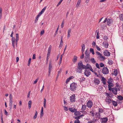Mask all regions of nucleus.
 Listing matches in <instances>:
<instances>
[{
    "instance_id": "obj_17",
    "label": "nucleus",
    "mask_w": 123,
    "mask_h": 123,
    "mask_svg": "<svg viewBox=\"0 0 123 123\" xmlns=\"http://www.w3.org/2000/svg\"><path fill=\"white\" fill-rule=\"evenodd\" d=\"M102 44L106 48H107L108 47L109 44L107 42H106V43H105V42H104Z\"/></svg>"
},
{
    "instance_id": "obj_2",
    "label": "nucleus",
    "mask_w": 123,
    "mask_h": 123,
    "mask_svg": "<svg viewBox=\"0 0 123 123\" xmlns=\"http://www.w3.org/2000/svg\"><path fill=\"white\" fill-rule=\"evenodd\" d=\"M83 63L82 61H80V62L78 63V66L77 69H79V70L77 71V72L79 73H81L82 70V66Z\"/></svg>"
},
{
    "instance_id": "obj_8",
    "label": "nucleus",
    "mask_w": 123,
    "mask_h": 123,
    "mask_svg": "<svg viewBox=\"0 0 123 123\" xmlns=\"http://www.w3.org/2000/svg\"><path fill=\"white\" fill-rule=\"evenodd\" d=\"M75 94H73L70 97V100L71 102H73L75 101Z\"/></svg>"
},
{
    "instance_id": "obj_36",
    "label": "nucleus",
    "mask_w": 123,
    "mask_h": 123,
    "mask_svg": "<svg viewBox=\"0 0 123 123\" xmlns=\"http://www.w3.org/2000/svg\"><path fill=\"white\" fill-rule=\"evenodd\" d=\"M91 61L92 62L93 64H95L96 62V61L94 60V58H91Z\"/></svg>"
},
{
    "instance_id": "obj_29",
    "label": "nucleus",
    "mask_w": 123,
    "mask_h": 123,
    "mask_svg": "<svg viewBox=\"0 0 123 123\" xmlns=\"http://www.w3.org/2000/svg\"><path fill=\"white\" fill-rule=\"evenodd\" d=\"M71 29H70L68 30V38L70 37V33H71Z\"/></svg>"
},
{
    "instance_id": "obj_38",
    "label": "nucleus",
    "mask_w": 123,
    "mask_h": 123,
    "mask_svg": "<svg viewBox=\"0 0 123 123\" xmlns=\"http://www.w3.org/2000/svg\"><path fill=\"white\" fill-rule=\"evenodd\" d=\"M86 69H90L91 67H92L89 64H87L86 65Z\"/></svg>"
},
{
    "instance_id": "obj_56",
    "label": "nucleus",
    "mask_w": 123,
    "mask_h": 123,
    "mask_svg": "<svg viewBox=\"0 0 123 123\" xmlns=\"http://www.w3.org/2000/svg\"><path fill=\"white\" fill-rule=\"evenodd\" d=\"M82 69H86V66L85 65H84L83 64L82 65Z\"/></svg>"
},
{
    "instance_id": "obj_6",
    "label": "nucleus",
    "mask_w": 123,
    "mask_h": 123,
    "mask_svg": "<svg viewBox=\"0 0 123 123\" xmlns=\"http://www.w3.org/2000/svg\"><path fill=\"white\" fill-rule=\"evenodd\" d=\"M92 105L93 104L92 101L90 100H89L87 103V105L88 108H91L92 106Z\"/></svg>"
},
{
    "instance_id": "obj_3",
    "label": "nucleus",
    "mask_w": 123,
    "mask_h": 123,
    "mask_svg": "<svg viewBox=\"0 0 123 123\" xmlns=\"http://www.w3.org/2000/svg\"><path fill=\"white\" fill-rule=\"evenodd\" d=\"M102 72L104 74H106L109 73V71L107 67H104L102 69Z\"/></svg>"
},
{
    "instance_id": "obj_58",
    "label": "nucleus",
    "mask_w": 123,
    "mask_h": 123,
    "mask_svg": "<svg viewBox=\"0 0 123 123\" xmlns=\"http://www.w3.org/2000/svg\"><path fill=\"white\" fill-rule=\"evenodd\" d=\"M63 0H60L57 5V6H58L61 3Z\"/></svg>"
},
{
    "instance_id": "obj_16",
    "label": "nucleus",
    "mask_w": 123,
    "mask_h": 123,
    "mask_svg": "<svg viewBox=\"0 0 123 123\" xmlns=\"http://www.w3.org/2000/svg\"><path fill=\"white\" fill-rule=\"evenodd\" d=\"M102 121L101 123H105L107 122L108 120V118L107 117H104L102 118Z\"/></svg>"
},
{
    "instance_id": "obj_35",
    "label": "nucleus",
    "mask_w": 123,
    "mask_h": 123,
    "mask_svg": "<svg viewBox=\"0 0 123 123\" xmlns=\"http://www.w3.org/2000/svg\"><path fill=\"white\" fill-rule=\"evenodd\" d=\"M99 114H100L101 113H103L104 112L103 109L101 108H99Z\"/></svg>"
},
{
    "instance_id": "obj_5",
    "label": "nucleus",
    "mask_w": 123,
    "mask_h": 123,
    "mask_svg": "<svg viewBox=\"0 0 123 123\" xmlns=\"http://www.w3.org/2000/svg\"><path fill=\"white\" fill-rule=\"evenodd\" d=\"M84 74L86 76L88 77L91 74L89 70L85 69V70Z\"/></svg>"
},
{
    "instance_id": "obj_62",
    "label": "nucleus",
    "mask_w": 123,
    "mask_h": 123,
    "mask_svg": "<svg viewBox=\"0 0 123 123\" xmlns=\"http://www.w3.org/2000/svg\"><path fill=\"white\" fill-rule=\"evenodd\" d=\"M108 86L109 90L110 91H112V89H111V87H110V85H108Z\"/></svg>"
},
{
    "instance_id": "obj_26",
    "label": "nucleus",
    "mask_w": 123,
    "mask_h": 123,
    "mask_svg": "<svg viewBox=\"0 0 123 123\" xmlns=\"http://www.w3.org/2000/svg\"><path fill=\"white\" fill-rule=\"evenodd\" d=\"M85 54L86 55V56H90V55L89 53V51H88L87 50L85 51Z\"/></svg>"
},
{
    "instance_id": "obj_57",
    "label": "nucleus",
    "mask_w": 123,
    "mask_h": 123,
    "mask_svg": "<svg viewBox=\"0 0 123 123\" xmlns=\"http://www.w3.org/2000/svg\"><path fill=\"white\" fill-rule=\"evenodd\" d=\"M96 53L98 55L100 56V55H101V54L98 51H96Z\"/></svg>"
},
{
    "instance_id": "obj_15",
    "label": "nucleus",
    "mask_w": 123,
    "mask_h": 123,
    "mask_svg": "<svg viewBox=\"0 0 123 123\" xmlns=\"http://www.w3.org/2000/svg\"><path fill=\"white\" fill-rule=\"evenodd\" d=\"M78 57L75 55L74 56L72 60V61L73 63H76L77 61Z\"/></svg>"
},
{
    "instance_id": "obj_61",
    "label": "nucleus",
    "mask_w": 123,
    "mask_h": 123,
    "mask_svg": "<svg viewBox=\"0 0 123 123\" xmlns=\"http://www.w3.org/2000/svg\"><path fill=\"white\" fill-rule=\"evenodd\" d=\"M38 17L37 16V17H36V19L35 21V23L37 22L38 20Z\"/></svg>"
},
{
    "instance_id": "obj_32",
    "label": "nucleus",
    "mask_w": 123,
    "mask_h": 123,
    "mask_svg": "<svg viewBox=\"0 0 123 123\" xmlns=\"http://www.w3.org/2000/svg\"><path fill=\"white\" fill-rule=\"evenodd\" d=\"M37 111L36 110L35 111V115L33 117V119H35L37 118Z\"/></svg>"
},
{
    "instance_id": "obj_43",
    "label": "nucleus",
    "mask_w": 123,
    "mask_h": 123,
    "mask_svg": "<svg viewBox=\"0 0 123 123\" xmlns=\"http://www.w3.org/2000/svg\"><path fill=\"white\" fill-rule=\"evenodd\" d=\"M112 94L113 95V94H112V93H111V94H107V97H110V98H112V96L111 95H111Z\"/></svg>"
},
{
    "instance_id": "obj_18",
    "label": "nucleus",
    "mask_w": 123,
    "mask_h": 123,
    "mask_svg": "<svg viewBox=\"0 0 123 123\" xmlns=\"http://www.w3.org/2000/svg\"><path fill=\"white\" fill-rule=\"evenodd\" d=\"M97 58L99 59H100V60L104 61L105 60V57L104 56H102L101 55L98 57Z\"/></svg>"
},
{
    "instance_id": "obj_55",
    "label": "nucleus",
    "mask_w": 123,
    "mask_h": 123,
    "mask_svg": "<svg viewBox=\"0 0 123 123\" xmlns=\"http://www.w3.org/2000/svg\"><path fill=\"white\" fill-rule=\"evenodd\" d=\"M58 27L57 28V30H56V31L55 32V33L54 35V36L55 37V36L57 34V31H58Z\"/></svg>"
},
{
    "instance_id": "obj_12",
    "label": "nucleus",
    "mask_w": 123,
    "mask_h": 123,
    "mask_svg": "<svg viewBox=\"0 0 123 123\" xmlns=\"http://www.w3.org/2000/svg\"><path fill=\"white\" fill-rule=\"evenodd\" d=\"M106 102L108 104H109L111 103L112 101L111 99L109 97L105 99Z\"/></svg>"
},
{
    "instance_id": "obj_33",
    "label": "nucleus",
    "mask_w": 123,
    "mask_h": 123,
    "mask_svg": "<svg viewBox=\"0 0 123 123\" xmlns=\"http://www.w3.org/2000/svg\"><path fill=\"white\" fill-rule=\"evenodd\" d=\"M31 104L32 101L31 100L29 101L28 103L29 108V109H30L31 108Z\"/></svg>"
},
{
    "instance_id": "obj_20",
    "label": "nucleus",
    "mask_w": 123,
    "mask_h": 123,
    "mask_svg": "<svg viewBox=\"0 0 123 123\" xmlns=\"http://www.w3.org/2000/svg\"><path fill=\"white\" fill-rule=\"evenodd\" d=\"M43 107H42L41 110V114H40V117L41 118H42V117L43 116Z\"/></svg>"
},
{
    "instance_id": "obj_46",
    "label": "nucleus",
    "mask_w": 123,
    "mask_h": 123,
    "mask_svg": "<svg viewBox=\"0 0 123 123\" xmlns=\"http://www.w3.org/2000/svg\"><path fill=\"white\" fill-rule=\"evenodd\" d=\"M51 45H50L49 46V48L48 52H51Z\"/></svg>"
},
{
    "instance_id": "obj_14",
    "label": "nucleus",
    "mask_w": 123,
    "mask_h": 123,
    "mask_svg": "<svg viewBox=\"0 0 123 123\" xmlns=\"http://www.w3.org/2000/svg\"><path fill=\"white\" fill-rule=\"evenodd\" d=\"M94 82L95 83L96 85H98L100 83V81L98 79L95 78Z\"/></svg>"
},
{
    "instance_id": "obj_37",
    "label": "nucleus",
    "mask_w": 123,
    "mask_h": 123,
    "mask_svg": "<svg viewBox=\"0 0 123 123\" xmlns=\"http://www.w3.org/2000/svg\"><path fill=\"white\" fill-rule=\"evenodd\" d=\"M81 2V0H78L76 4V6L77 7H78L80 4Z\"/></svg>"
},
{
    "instance_id": "obj_60",
    "label": "nucleus",
    "mask_w": 123,
    "mask_h": 123,
    "mask_svg": "<svg viewBox=\"0 0 123 123\" xmlns=\"http://www.w3.org/2000/svg\"><path fill=\"white\" fill-rule=\"evenodd\" d=\"M90 113L91 114V115L92 116H94L95 115V113L92 111H90Z\"/></svg>"
},
{
    "instance_id": "obj_23",
    "label": "nucleus",
    "mask_w": 123,
    "mask_h": 123,
    "mask_svg": "<svg viewBox=\"0 0 123 123\" xmlns=\"http://www.w3.org/2000/svg\"><path fill=\"white\" fill-rule=\"evenodd\" d=\"M113 105L115 106L116 107L117 105V102L116 101H112Z\"/></svg>"
},
{
    "instance_id": "obj_59",
    "label": "nucleus",
    "mask_w": 123,
    "mask_h": 123,
    "mask_svg": "<svg viewBox=\"0 0 123 123\" xmlns=\"http://www.w3.org/2000/svg\"><path fill=\"white\" fill-rule=\"evenodd\" d=\"M108 37L106 36H105L104 37V40H107L108 39Z\"/></svg>"
},
{
    "instance_id": "obj_19",
    "label": "nucleus",
    "mask_w": 123,
    "mask_h": 123,
    "mask_svg": "<svg viewBox=\"0 0 123 123\" xmlns=\"http://www.w3.org/2000/svg\"><path fill=\"white\" fill-rule=\"evenodd\" d=\"M106 79L104 77H102V82L104 85L106 84L105 81Z\"/></svg>"
},
{
    "instance_id": "obj_27",
    "label": "nucleus",
    "mask_w": 123,
    "mask_h": 123,
    "mask_svg": "<svg viewBox=\"0 0 123 123\" xmlns=\"http://www.w3.org/2000/svg\"><path fill=\"white\" fill-rule=\"evenodd\" d=\"M52 66L51 65V63H50L49 64V71H51V69L52 68Z\"/></svg>"
},
{
    "instance_id": "obj_1",
    "label": "nucleus",
    "mask_w": 123,
    "mask_h": 123,
    "mask_svg": "<svg viewBox=\"0 0 123 123\" xmlns=\"http://www.w3.org/2000/svg\"><path fill=\"white\" fill-rule=\"evenodd\" d=\"M77 84L73 82L71 83L70 86V89L73 91H74L76 90Z\"/></svg>"
},
{
    "instance_id": "obj_52",
    "label": "nucleus",
    "mask_w": 123,
    "mask_h": 123,
    "mask_svg": "<svg viewBox=\"0 0 123 123\" xmlns=\"http://www.w3.org/2000/svg\"><path fill=\"white\" fill-rule=\"evenodd\" d=\"M96 48L98 50V51H100V48L97 45H96Z\"/></svg>"
},
{
    "instance_id": "obj_40",
    "label": "nucleus",
    "mask_w": 123,
    "mask_h": 123,
    "mask_svg": "<svg viewBox=\"0 0 123 123\" xmlns=\"http://www.w3.org/2000/svg\"><path fill=\"white\" fill-rule=\"evenodd\" d=\"M117 98L118 99L120 100H122L123 99V97L121 95L118 96H117Z\"/></svg>"
},
{
    "instance_id": "obj_47",
    "label": "nucleus",
    "mask_w": 123,
    "mask_h": 123,
    "mask_svg": "<svg viewBox=\"0 0 123 123\" xmlns=\"http://www.w3.org/2000/svg\"><path fill=\"white\" fill-rule=\"evenodd\" d=\"M12 103H9V106L10 109H12Z\"/></svg>"
},
{
    "instance_id": "obj_54",
    "label": "nucleus",
    "mask_w": 123,
    "mask_h": 123,
    "mask_svg": "<svg viewBox=\"0 0 123 123\" xmlns=\"http://www.w3.org/2000/svg\"><path fill=\"white\" fill-rule=\"evenodd\" d=\"M80 121L78 119H76L75 120L74 122V123H79Z\"/></svg>"
},
{
    "instance_id": "obj_41",
    "label": "nucleus",
    "mask_w": 123,
    "mask_h": 123,
    "mask_svg": "<svg viewBox=\"0 0 123 123\" xmlns=\"http://www.w3.org/2000/svg\"><path fill=\"white\" fill-rule=\"evenodd\" d=\"M47 8V7L46 6H45L41 10V12L42 13H43L44 12V11L45 10L46 8Z\"/></svg>"
},
{
    "instance_id": "obj_22",
    "label": "nucleus",
    "mask_w": 123,
    "mask_h": 123,
    "mask_svg": "<svg viewBox=\"0 0 123 123\" xmlns=\"http://www.w3.org/2000/svg\"><path fill=\"white\" fill-rule=\"evenodd\" d=\"M113 80V79H112L111 78H110L108 80V81L107 82L108 84L109 85L111 84L112 83V81Z\"/></svg>"
},
{
    "instance_id": "obj_10",
    "label": "nucleus",
    "mask_w": 123,
    "mask_h": 123,
    "mask_svg": "<svg viewBox=\"0 0 123 123\" xmlns=\"http://www.w3.org/2000/svg\"><path fill=\"white\" fill-rule=\"evenodd\" d=\"M113 22V20L112 19H108L107 21V24L109 26L110 24H111Z\"/></svg>"
},
{
    "instance_id": "obj_45",
    "label": "nucleus",
    "mask_w": 123,
    "mask_h": 123,
    "mask_svg": "<svg viewBox=\"0 0 123 123\" xmlns=\"http://www.w3.org/2000/svg\"><path fill=\"white\" fill-rule=\"evenodd\" d=\"M31 58H30L29 59V60H28V66H29L30 65V64L31 63Z\"/></svg>"
},
{
    "instance_id": "obj_7",
    "label": "nucleus",
    "mask_w": 123,
    "mask_h": 123,
    "mask_svg": "<svg viewBox=\"0 0 123 123\" xmlns=\"http://www.w3.org/2000/svg\"><path fill=\"white\" fill-rule=\"evenodd\" d=\"M16 39H15V44H16V46L17 47V43L18 40H19V36L18 34H16Z\"/></svg>"
},
{
    "instance_id": "obj_51",
    "label": "nucleus",
    "mask_w": 123,
    "mask_h": 123,
    "mask_svg": "<svg viewBox=\"0 0 123 123\" xmlns=\"http://www.w3.org/2000/svg\"><path fill=\"white\" fill-rule=\"evenodd\" d=\"M99 32L98 31L96 36V38L97 39H98L99 38Z\"/></svg>"
},
{
    "instance_id": "obj_39",
    "label": "nucleus",
    "mask_w": 123,
    "mask_h": 123,
    "mask_svg": "<svg viewBox=\"0 0 123 123\" xmlns=\"http://www.w3.org/2000/svg\"><path fill=\"white\" fill-rule=\"evenodd\" d=\"M114 75L115 76H116L118 74V71L116 70H115L113 72Z\"/></svg>"
},
{
    "instance_id": "obj_11",
    "label": "nucleus",
    "mask_w": 123,
    "mask_h": 123,
    "mask_svg": "<svg viewBox=\"0 0 123 123\" xmlns=\"http://www.w3.org/2000/svg\"><path fill=\"white\" fill-rule=\"evenodd\" d=\"M117 89L116 88H113L112 89V91L115 95H116L117 93Z\"/></svg>"
},
{
    "instance_id": "obj_31",
    "label": "nucleus",
    "mask_w": 123,
    "mask_h": 123,
    "mask_svg": "<svg viewBox=\"0 0 123 123\" xmlns=\"http://www.w3.org/2000/svg\"><path fill=\"white\" fill-rule=\"evenodd\" d=\"M86 105H82L81 110L83 111H84L86 109Z\"/></svg>"
},
{
    "instance_id": "obj_4",
    "label": "nucleus",
    "mask_w": 123,
    "mask_h": 123,
    "mask_svg": "<svg viewBox=\"0 0 123 123\" xmlns=\"http://www.w3.org/2000/svg\"><path fill=\"white\" fill-rule=\"evenodd\" d=\"M13 31H12L10 35V37H12V46L14 49L15 48V38L13 37Z\"/></svg>"
},
{
    "instance_id": "obj_53",
    "label": "nucleus",
    "mask_w": 123,
    "mask_h": 123,
    "mask_svg": "<svg viewBox=\"0 0 123 123\" xmlns=\"http://www.w3.org/2000/svg\"><path fill=\"white\" fill-rule=\"evenodd\" d=\"M38 78H37L36 79V80H35V81H34L33 84H36V83H37V81H38Z\"/></svg>"
},
{
    "instance_id": "obj_13",
    "label": "nucleus",
    "mask_w": 123,
    "mask_h": 123,
    "mask_svg": "<svg viewBox=\"0 0 123 123\" xmlns=\"http://www.w3.org/2000/svg\"><path fill=\"white\" fill-rule=\"evenodd\" d=\"M84 60L85 62L87 63L90 60V56H85L84 58Z\"/></svg>"
},
{
    "instance_id": "obj_21",
    "label": "nucleus",
    "mask_w": 123,
    "mask_h": 123,
    "mask_svg": "<svg viewBox=\"0 0 123 123\" xmlns=\"http://www.w3.org/2000/svg\"><path fill=\"white\" fill-rule=\"evenodd\" d=\"M73 76H71L69 77L66 80V82L67 84L68 82L70 80L72 79L73 78Z\"/></svg>"
},
{
    "instance_id": "obj_42",
    "label": "nucleus",
    "mask_w": 123,
    "mask_h": 123,
    "mask_svg": "<svg viewBox=\"0 0 123 123\" xmlns=\"http://www.w3.org/2000/svg\"><path fill=\"white\" fill-rule=\"evenodd\" d=\"M46 100L45 98L44 99V101H43V106L45 108H46Z\"/></svg>"
},
{
    "instance_id": "obj_50",
    "label": "nucleus",
    "mask_w": 123,
    "mask_h": 123,
    "mask_svg": "<svg viewBox=\"0 0 123 123\" xmlns=\"http://www.w3.org/2000/svg\"><path fill=\"white\" fill-rule=\"evenodd\" d=\"M96 66L99 69H100L99 65L98 63H97L96 64Z\"/></svg>"
},
{
    "instance_id": "obj_64",
    "label": "nucleus",
    "mask_w": 123,
    "mask_h": 123,
    "mask_svg": "<svg viewBox=\"0 0 123 123\" xmlns=\"http://www.w3.org/2000/svg\"><path fill=\"white\" fill-rule=\"evenodd\" d=\"M87 123H95L93 121H89Z\"/></svg>"
},
{
    "instance_id": "obj_30",
    "label": "nucleus",
    "mask_w": 123,
    "mask_h": 123,
    "mask_svg": "<svg viewBox=\"0 0 123 123\" xmlns=\"http://www.w3.org/2000/svg\"><path fill=\"white\" fill-rule=\"evenodd\" d=\"M74 114L76 116H78L80 115V113L79 111H76L75 112Z\"/></svg>"
},
{
    "instance_id": "obj_9",
    "label": "nucleus",
    "mask_w": 123,
    "mask_h": 123,
    "mask_svg": "<svg viewBox=\"0 0 123 123\" xmlns=\"http://www.w3.org/2000/svg\"><path fill=\"white\" fill-rule=\"evenodd\" d=\"M104 55L106 56H109L110 55V52H108L107 50H105L103 52Z\"/></svg>"
},
{
    "instance_id": "obj_63",
    "label": "nucleus",
    "mask_w": 123,
    "mask_h": 123,
    "mask_svg": "<svg viewBox=\"0 0 123 123\" xmlns=\"http://www.w3.org/2000/svg\"><path fill=\"white\" fill-rule=\"evenodd\" d=\"M80 116H78V117H74V118L77 119H78L80 118Z\"/></svg>"
},
{
    "instance_id": "obj_44",
    "label": "nucleus",
    "mask_w": 123,
    "mask_h": 123,
    "mask_svg": "<svg viewBox=\"0 0 123 123\" xmlns=\"http://www.w3.org/2000/svg\"><path fill=\"white\" fill-rule=\"evenodd\" d=\"M1 123H3V115L2 114V112H1Z\"/></svg>"
},
{
    "instance_id": "obj_34",
    "label": "nucleus",
    "mask_w": 123,
    "mask_h": 123,
    "mask_svg": "<svg viewBox=\"0 0 123 123\" xmlns=\"http://www.w3.org/2000/svg\"><path fill=\"white\" fill-rule=\"evenodd\" d=\"M108 63L110 65H111L113 64V62L112 60L109 59Z\"/></svg>"
},
{
    "instance_id": "obj_48",
    "label": "nucleus",
    "mask_w": 123,
    "mask_h": 123,
    "mask_svg": "<svg viewBox=\"0 0 123 123\" xmlns=\"http://www.w3.org/2000/svg\"><path fill=\"white\" fill-rule=\"evenodd\" d=\"M99 65L101 67H102L104 66V64L102 63H101L99 64Z\"/></svg>"
},
{
    "instance_id": "obj_49",
    "label": "nucleus",
    "mask_w": 123,
    "mask_h": 123,
    "mask_svg": "<svg viewBox=\"0 0 123 123\" xmlns=\"http://www.w3.org/2000/svg\"><path fill=\"white\" fill-rule=\"evenodd\" d=\"M64 21L63 20L61 25V27L62 28L64 26Z\"/></svg>"
},
{
    "instance_id": "obj_25",
    "label": "nucleus",
    "mask_w": 123,
    "mask_h": 123,
    "mask_svg": "<svg viewBox=\"0 0 123 123\" xmlns=\"http://www.w3.org/2000/svg\"><path fill=\"white\" fill-rule=\"evenodd\" d=\"M69 110L72 112H75V110L76 111V109H75L74 108H69Z\"/></svg>"
},
{
    "instance_id": "obj_28",
    "label": "nucleus",
    "mask_w": 123,
    "mask_h": 123,
    "mask_svg": "<svg viewBox=\"0 0 123 123\" xmlns=\"http://www.w3.org/2000/svg\"><path fill=\"white\" fill-rule=\"evenodd\" d=\"M85 80V78L84 77H83L82 78H79V80H80V82L81 83V82L84 81Z\"/></svg>"
},
{
    "instance_id": "obj_24",
    "label": "nucleus",
    "mask_w": 123,
    "mask_h": 123,
    "mask_svg": "<svg viewBox=\"0 0 123 123\" xmlns=\"http://www.w3.org/2000/svg\"><path fill=\"white\" fill-rule=\"evenodd\" d=\"M82 53H83L85 49V45L84 44H83L82 46Z\"/></svg>"
}]
</instances>
